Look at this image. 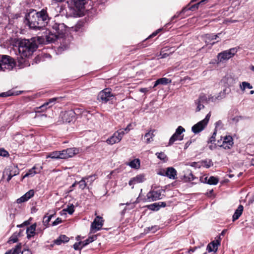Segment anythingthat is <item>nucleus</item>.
Here are the masks:
<instances>
[{"instance_id":"1","label":"nucleus","mask_w":254,"mask_h":254,"mask_svg":"<svg viewBox=\"0 0 254 254\" xmlns=\"http://www.w3.org/2000/svg\"><path fill=\"white\" fill-rule=\"evenodd\" d=\"M44 38L41 37H33L30 40L21 39L18 42V52L21 57H27L31 56L38 48L37 43L42 44Z\"/></svg>"},{"instance_id":"2","label":"nucleus","mask_w":254,"mask_h":254,"mask_svg":"<svg viewBox=\"0 0 254 254\" xmlns=\"http://www.w3.org/2000/svg\"><path fill=\"white\" fill-rule=\"evenodd\" d=\"M51 28V32L52 35H54L56 39H63L61 48L63 50L66 49L68 48V44L66 42L67 38L64 37L66 33V26L64 23H58L55 21H52L49 24L48 28Z\"/></svg>"},{"instance_id":"3","label":"nucleus","mask_w":254,"mask_h":254,"mask_svg":"<svg viewBox=\"0 0 254 254\" xmlns=\"http://www.w3.org/2000/svg\"><path fill=\"white\" fill-rule=\"evenodd\" d=\"M27 24L30 28L37 30L42 29L40 26V21L36 10H31L26 16Z\"/></svg>"},{"instance_id":"4","label":"nucleus","mask_w":254,"mask_h":254,"mask_svg":"<svg viewBox=\"0 0 254 254\" xmlns=\"http://www.w3.org/2000/svg\"><path fill=\"white\" fill-rule=\"evenodd\" d=\"M15 65L14 60L10 56L7 55L0 56V70H11Z\"/></svg>"},{"instance_id":"5","label":"nucleus","mask_w":254,"mask_h":254,"mask_svg":"<svg viewBox=\"0 0 254 254\" xmlns=\"http://www.w3.org/2000/svg\"><path fill=\"white\" fill-rule=\"evenodd\" d=\"M37 14L38 16V19L40 21V26L42 29L48 26V23L50 22L51 18L46 9H42L39 11H37Z\"/></svg>"},{"instance_id":"6","label":"nucleus","mask_w":254,"mask_h":254,"mask_svg":"<svg viewBox=\"0 0 254 254\" xmlns=\"http://www.w3.org/2000/svg\"><path fill=\"white\" fill-rule=\"evenodd\" d=\"M211 114L209 112L205 117V119L199 122L192 126L191 128L192 131L194 133H198L201 131L207 126Z\"/></svg>"},{"instance_id":"7","label":"nucleus","mask_w":254,"mask_h":254,"mask_svg":"<svg viewBox=\"0 0 254 254\" xmlns=\"http://www.w3.org/2000/svg\"><path fill=\"white\" fill-rule=\"evenodd\" d=\"M114 98V95L111 93V89L106 88L100 91L97 96V100L102 103H107Z\"/></svg>"},{"instance_id":"8","label":"nucleus","mask_w":254,"mask_h":254,"mask_svg":"<svg viewBox=\"0 0 254 254\" xmlns=\"http://www.w3.org/2000/svg\"><path fill=\"white\" fill-rule=\"evenodd\" d=\"M237 52V49L235 48H231L228 50L224 51L218 55V59L220 62L229 60L234 56Z\"/></svg>"},{"instance_id":"9","label":"nucleus","mask_w":254,"mask_h":254,"mask_svg":"<svg viewBox=\"0 0 254 254\" xmlns=\"http://www.w3.org/2000/svg\"><path fill=\"white\" fill-rule=\"evenodd\" d=\"M185 131V129L182 127L179 126L176 129L175 132L171 137L169 142V145H171L176 140H182L184 135L181 134Z\"/></svg>"},{"instance_id":"10","label":"nucleus","mask_w":254,"mask_h":254,"mask_svg":"<svg viewBox=\"0 0 254 254\" xmlns=\"http://www.w3.org/2000/svg\"><path fill=\"white\" fill-rule=\"evenodd\" d=\"M92 178V176H90L87 178H84L80 180L79 182H75L74 184H73L71 186V187L74 189H78L83 190L84 189H90L89 186L87 184L88 182V180L89 179H91Z\"/></svg>"},{"instance_id":"11","label":"nucleus","mask_w":254,"mask_h":254,"mask_svg":"<svg viewBox=\"0 0 254 254\" xmlns=\"http://www.w3.org/2000/svg\"><path fill=\"white\" fill-rule=\"evenodd\" d=\"M104 221L101 217L97 216L91 225V233H95L100 230L103 225Z\"/></svg>"},{"instance_id":"12","label":"nucleus","mask_w":254,"mask_h":254,"mask_svg":"<svg viewBox=\"0 0 254 254\" xmlns=\"http://www.w3.org/2000/svg\"><path fill=\"white\" fill-rule=\"evenodd\" d=\"M19 173V169L16 166H9L3 172V176L5 175L8 176L7 181L9 182L11 178Z\"/></svg>"},{"instance_id":"13","label":"nucleus","mask_w":254,"mask_h":254,"mask_svg":"<svg viewBox=\"0 0 254 254\" xmlns=\"http://www.w3.org/2000/svg\"><path fill=\"white\" fill-rule=\"evenodd\" d=\"M163 195L159 191H148L146 195V199L148 201H155L162 199Z\"/></svg>"},{"instance_id":"14","label":"nucleus","mask_w":254,"mask_h":254,"mask_svg":"<svg viewBox=\"0 0 254 254\" xmlns=\"http://www.w3.org/2000/svg\"><path fill=\"white\" fill-rule=\"evenodd\" d=\"M88 0H70V3L73 8L75 7L77 10H79L84 7L85 4Z\"/></svg>"},{"instance_id":"15","label":"nucleus","mask_w":254,"mask_h":254,"mask_svg":"<svg viewBox=\"0 0 254 254\" xmlns=\"http://www.w3.org/2000/svg\"><path fill=\"white\" fill-rule=\"evenodd\" d=\"M233 144V140L231 136H226L224 137L222 144L220 146L225 149H230Z\"/></svg>"},{"instance_id":"16","label":"nucleus","mask_w":254,"mask_h":254,"mask_svg":"<svg viewBox=\"0 0 254 254\" xmlns=\"http://www.w3.org/2000/svg\"><path fill=\"white\" fill-rule=\"evenodd\" d=\"M63 121L66 123H70L74 118V112L72 111L65 112L63 116Z\"/></svg>"},{"instance_id":"17","label":"nucleus","mask_w":254,"mask_h":254,"mask_svg":"<svg viewBox=\"0 0 254 254\" xmlns=\"http://www.w3.org/2000/svg\"><path fill=\"white\" fill-rule=\"evenodd\" d=\"M34 191H27L23 195L18 198L16 200L17 203H21L27 201L30 198L33 196Z\"/></svg>"},{"instance_id":"18","label":"nucleus","mask_w":254,"mask_h":254,"mask_svg":"<svg viewBox=\"0 0 254 254\" xmlns=\"http://www.w3.org/2000/svg\"><path fill=\"white\" fill-rule=\"evenodd\" d=\"M36 224L34 223L28 227L26 230L27 238L30 239L36 234Z\"/></svg>"},{"instance_id":"19","label":"nucleus","mask_w":254,"mask_h":254,"mask_svg":"<svg viewBox=\"0 0 254 254\" xmlns=\"http://www.w3.org/2000/svg\"><path fill=\"white\" fill-rule=\"evenodd\" d=\"M145 180L144 175L142 174H140L137 175L135 177L131 179L129 182V185L131 186L132 185L135 184L136 183H141L144 181Z\"/></svg>"},{"instance_id":"20","label":"nucleus","mask_w":254,"mask_h":254,"mask_svg":"<svg viewBox=\"0 0 254 254\" xmlns=\"http://www.w3.org/2000/svg\"><path fill=\"white\" fill-rule=\"evenodd\" d=\"M165 175L171 179H175L177 176V171L173 167H168L165 172Z\"/></svg>"},{"instance_id":"21","label":"nucleus","mask_w":254,"mask_h":254,"mask_svg":"<svg viewBox=\"0 0 254 254\" xmlns=\"http://www.w3.org/2000/svg\"><path fill=\"white\" fill-rule=\"evenodd\" d=\"M120 141V137L117 135V133L115 132L112 136L106 140V142L109 144L113 145L115 143L119 142Z\"/></svg>"},{"instance_id":"22","label":"nucleus","mask_w":254,"mask_h":254,"mask_svg":"<svg viewBox=\"0 0 254 254\" xmlns=\"http://www.w3.org/2000/svg\"><path fill=\"white\" fill-rule=\"evenodd\" d=\"M58 98H53L50 99L48 102L45 103L43 105L39 107V109L41 110L42 111H44L47 109L48 106V108H50L53 105H51L52 103L55 102Z\"/></svg>"},{"instance_id":"23","label":"nucleus","mask_w":254,"mask_h":254,"mask_svg":"<svg viewBox=\"0 0 254 254\" xmlns=\"http://www.w3.org/2000/svg\"><path fill=\"white\" fill-rule=\"evenodd\" d=\"M243 211V206L242 205H240L233 215V221H235L240 217L242 214Z\"/></svg>"},{"instance_id":"24","label":"nucleus","mask_w":254,"mask_h":254,"mask_svg":"<svg viewBox=\"0 0 254 254\" xmlns=\"http://www.w3.org/2000/svg\"><path fill=\"white\" fill-rule=\"evenodd\" d=\"M219 244V242L218 240H217L216 242L213 241L208 245L207 247V250L209 252H211L212 251H216L217 250V246Z\"/></svg>"},{"instance_id":"25","label":"nucleus","mask_w":254,"mask_h":254,"mask_svg":"<svg viewBox=\"0 0 254 254\" xmlns=\"http://www.w3.org/2000/svg\"><path fill=\"white\" fill-rule=\"evenodd\" d=\"M184 178L186 181H192L196 179V178L193 176L192 172L189 170H187L184 171Z\"/></svg>"},{"instance_id":"26","label":"nucleus","mask_w":254,"mask_h":254,"mask_svg":"<svg viewBox=\"0 0 254 254\" xmlns=\"http://www.w3.org/2000/svg\"><path fill=\"white\" fill-rule=\"evenodd\" d=\"M69 238L65 235H61L57 239L55 240L54 243L55 244L60 245L62 243L67 242Z\"/></svg>"},{"instance_id":"27","label":"nucleus","mask_w":254,"mask_h":254,"mask_svg":"<svg viewBox=\"0 0 254 254\" xmlns=\"http://www.w3.org/2000/svg\"><path fill=\"white\" fill-rule=\"evenodd\" d=\"M171 80L169 79L163 77L157 79L154 83L153 87L157 86L159 84L166 85L168 83L170 82Z\"/></svg>"},{"instance_id":"28","label":"nucleus","mask_w":254,"mask_h":254,"mask_svg":"<svg viewBox=\"0 0 254 254\" xmlns=\"http://www.w3.org/2000/svg\"><path fill=\"white\" fill-rule=\"evenodd\" d=\"M66 150L67 157H72L78 153V149L76 148H69Z\"/></svg>"},{"instance_id":"29","label":"nucleus","mask_w":254,"mask_h":254,"mask_svg":"<svg viewBox=\"0 0 254 254\" xmlns=\"http://www.w3.org/2000/svg\"><path fill=\"white\" fill-rule=\"evenodd\" d=\"M127 164L132 168L138 169L140 167V161L138 159H135Z\"/></svg>"},{"instance_id":"30","label":"nucleus","mask_w":254,"mask_h":254,"mask_svg":"<svg viewBox=\"0 0 254 254\" xmlns=\"http://www.w3.org/2000/svg\"><path fill=\"white\" fill-rule=\"evenodd\" d=\"M154 131V130H150L145 134L144 137L146 138V142L147 143H149L153 141V137L154 136L153 133Z\"/></svg>"},{"instance_id":"31","label":"nucleus","mask_w":254,"mask_h":254,"mask_svg":"<svg viewBox=\"0 0 254 254\" xmlns=\"http://www.w3.org/2000/svg\"><path fill=\"white\" fill-rule=\"evenodd\" d=\"M36 168L33 167L32 168L28 170V171L23 176V179L26 177H32L34 176L36 174L38 173V172L36 171Z\"/></svg>"},{"instance_id":"32","label":"nucleus","mask_w":254,"mask_h":254,"mask_svg":"<svg viewBox=\"0 0 254 254\" xmlns=\"http://www.w3.org/2000/svg\"><path fill=\"white\" fill-rule=\"evenodd\" d=\"M220 34H221V33H218L216 35L209 34H206L204 36L205 42L208 43L212 40L216 39L217 37H218Z\"/></svg>"},{"instance_id":"33","label":"nucleus","mask_w":254,"mask_h":254,"mask_svg":"<svg viewBox=\"0 0 254 254\" xmlns=\"http://www.w3.org/2000/svg\"><path fill=\"white\" fill-rule=\"evenodd\" d=\"M21 243H19L14 248L12 249L8 252H11V254H19L21 252Z\"/></svg>"},{"instance_id":"34","label":"nucleus","mask_w":254,"mask_h":254,"mask_svg":"<svg viewBox=\"0 0 254 254\" xmlns=\"http://www.w3.org/2000/svg\"><path fill=\"white\" fill-rule=\"evenodd\" d=\"M60 152L59 151H55L50 153H49L47 156L46 158H52V159H59Z\"/></svg>"},{"instance_id":"35","label":"nucleus","mask_w":254,"mask_h":254,"mask_svg":"<svg viewBox=\"0 0 254 254\" xmlns=\"http://www.w3.org/2000/svg\"><path fill=\"white\" fill-rule=\"evenodd\" d=\"M219 182V179L217 177L214 176H210L208 177V184L210 185H215Z\"/></svg>"},{"instance_id":"36","label":"nucleus","mask_w":254,"mask_h":254,"mask_svg":"<svg viewBox=\"0 0 254 254\" xmlns=\"http://www.w3.org/2000/svg\"><path fill=\"white\" fill-rule=\"evenodd\" d=\"M198 99L199 100V102H201L203 104H207L209 102L208 97H207L204 94H201Z\"/></svg>"},{"instance_id":"37","label":"nucleus","mask_w":254,"mask_h":254,"mask_svg":"<svg viewBox=\"0 0 254 254\" xmlns=\"http://www.w3.org/2000/svg\"><path fill=\"white\" fill-rule=\"evenodd\" d=\"M240 88L242 90L244 91L246 88L252 89L253 86L249 83L244 81L240 85Z\"/></svg>"},{"instance_id":"38","label":"nucleus","mask_w":254,"mask_h":254,"mask_svg":"<svg viewBox=\"0 0 254 254\" xmlns=\"http://www.w3.org/2000/svg\"><path fill=\"white\" fill-rule=\"evenodd\" d=\"M160 203H154L151 205H149L148 208L153 211H157L160 208Z\"/></svg>"},{"instance_id":"39","label":"nucleus","mask_w":254,"mask_h":254,"mask_svg":"<svg viewBox=\"0 0 254 254\" xmlns=\"http://www.w3.org/2000/svg\"><path fill=\"white\" fill-rule=\"evenodd\" d=\"M53 216V214H50L48 216H44V217L43 218V222L44 225L46 227L48 226V224H49V222L50 221Z\"/></svg>"},{"instance_id":"40","label":"nucleus","mask_w":254,"mask_h":254,"mask_svg":"<svg viewBox=\"0 0 254 254\" xmlns=\"http://www.w3.org/2000/svg\"><path fill=\"white\" fill-rule=\"evenodd\" d=\"M81 117L83 119L86 118L87 120H89L91 118V117H92V115L89 111H84L82 112V113L81 114Z\"/></svg>"},{"instance_id":"41","label":"nucleus","mask_w":254,"mask_h":254,"mask_svg":"<svg viewBox=\"0 0 254 254\" xmlns=\"http://www.w3.org/2000/svg\"><path fill=\"white\" fill-rule=\"evenodd\" d=\"M156 155H157L159 159L164 161H166L167 160V156L163 152H157Z\"/></svg>"},{"instance_id":"42","label":"nucleus","mask_w":254,"mask_h":254,"mask_svg":"<svg viewBox=\"0 0 254 254\" xmlns=\"http://www.w3.org/2000/svg\"><path fill=\"white\" fill-rule=\"evenodd\" d=\"M195 103L197 106L196 107V111L198 112L202 109H203L204 107V106L203 105V104L201 102H199V100L197 99L195 101Z\"/></svg>"},{"instance_id":"43","label":"nucleus","mask_w":254,"mask_h":254,"mask_svg":"<svg viewBox=\"0 0 254 254\" xmlns=\"http://www.w3.org/2000/svg\"><path fill=\"white\" fill-rule=\"evenodd\" d=\"M208 0H202L199 2L195 4L194 5H191L190 7L188 9L190 10H193L195 8L197 9L199 5L201 3H204L208 1Z\"/></svg>"},{"instance_id":"44","label":"nucleus","mask_w":254,"mask_h":254,"mask_svg":"<svg viewBox=\"0 0 254 254\" xmlns=\"http://www.w3.org/2000/svg\"><path fill=\"white\" fill-rule=\"evenodd\" d=\"M59 152H60L59 159H64L68 158L65 149L62 151H59Z\"/></svg>"},{"instance_id":"45","label":"nucleus","mask_w":254,"mask_h":254,"mask_svg":"<svg viewBox=\"0 0 254 254\" xmlns=\"http://www.w3.org/2000/svg\"><path fill=\"white\" fill-rule=\"evenodd\" d=\"M202 163L203 164L204 166L206 168H209L211 166L213 165V163L211 160H209L208 161L207 160H202Z\"/></svg>"},{"instance_id":"46","label":"nucleus","mask_w":254,"mask_h":254,"mask_svg":"<svg viewBox=\"0 0 254 254\" xmlns=\"http://www.w3.org/2000/svg\"><path fill=\"white\" fill-rule=\"evenodd\" d=\"M226 90H223L222 91H221L219 94L216 96V98H217V100H221L224 98L226 95Z\"/></svg>"},{"instance_id":"47","label":"nucleus","mask_w":254,"mask_h":254,"mask_svg":"<svg viewBox=\"0 0 254 254\" xmlns=\"http://www.w3.org/2000/svg\"><path fill=\"white\" fill-rule=\"evenodd\" d=\"M116 133H117V135H118L119 137H120L121 140L124 134L126 133V131H125L124 129H121L118 131H116Z\"/></svg>"},{"instance_id":"48","label":"nucleus","mask_w":254,"mask_h":254,"mask_svg":"<svg viewBox=\"0 0 254 254\" xmlns=\"http://www.w3.org/2000/svg\"><path fill=\"white\" fill-rule=\"evenodd\" d=\"M63 211H67L69 214H72L74 211V206L71 205L69 206H68L67 208L64 209Z\"/></svg>"},{"instance_id":"49","label":"nucleus","mask_w":254,"mask_h":254,"mask_svg":"<svg viewBox=\"0 0 254 254\" xmlns=\"http://www.w3.org/2000/svg\"><path fill=\"white\" fill-rule=\"evenodd\" d=\"M126 205L128 206V208L127 207H126L123 210V212L122 213H124L125 212V211L127 210V209H133L134 207V204L133 203H128V202H127L126 203Z\"/></svg>"},{"instance_id":"50","label":"nucleus","mask_w":254,"mask_h":254,"mask_svg":"<svg viewBox=\"0 0 254 254\" xmlns=\"http://www.w3.org/2000/svg\"><path fill=\"white\" fill-rule=\"evenodd\" d=\"M81 244H82V243L80 242H78V243H75L73 245V248L75 250H80L81 248H83V247H81V246H82Z\"/></svg>"},{"instance_id":"51","label":"nucleus","mask_w":254,"mask_h":254,"mask_svg":"<svg viewBox=\"0 0 254 254\" xmlns=\"http://www.w3.org/2000/svg\"><path fill=\"white\" fill-rule=\"evenodd\" d=\"M8 153L7 151L3 148L0 149V156L6 157L8 156Z\"/></svg>"},{"instance_id":"52","label":"nucleus","mask_w":254,"mask_h":254,"mask_svg":"<svg viewBox=\"0 0 254 254\" xmlns=\"http://www.w3.org/2000/svg\"><path fill=\"white\" fill-rule=\"evenodd\" d=\"M216 131H217L216 129H215L214 132H213L212 136L211 137V138H210V139L208 141V143H209V142L212 143V142H214L215 141V136H216Z\"/></svg>"},{"instance_id":"53","label":"nucleus","mask_w":254,"mask_h":254,"mask_svg":"<svg viewBox=\"0 0 254 254\" xmlns=\"http://www.w3.org/2000/svg\"><path fill=\"white\" fill-rule=\"evenodd\" d=\"M208 177H201L199 179V181L203 183L208 184Z\"/></svg>"},{"instance_id":"54","label":"nucleus","mask_w":254,"mask_h":254,"mask_svg":"<svg viewBox=\"0 0 254 254\" xmlns=\"http://www.w3.org/2000/svg\"><path fill=\"white\" fill-rule=\"evenodd\" d=\"M62 220L61 219V218H58L56 219V220L53 222L52 223V226H56L61 223H62Z\"/></svg>"},{"instance_id":"55","label":"nucleus","mask_w":254,"mask_h":254,"mask_svg":"<svg viewBox=\"0 0 254 254\" xmlns=\"http://www.w3.org/2000/svg\"><path fill=\"white\" fill-rule=\"evenodd\" d=\"M13 95V93H11L10 91H8L7 92L2 93L0 94V96H2V97H7V96H10V95Z\"/></svg>"},{"instance_id":"56","label":"nucleus","mask_w":254,"mask_h":254,"mask_svg":"<svg viewBox=\"0 0 254 254\" xmlns=\"http://www.w3.org/2000/svg\"><path fill=\"white\" fill-rule=\"evenodd\" d=\"M222 123L221 121H218L215 123V129L217 128H222Z\"/></svg>"},{"instance_id":"57","label":"nucleus","mask_w":254,"mask_h":254,"mask_svg":"<svg viewBox=\"0 0 254 254\" xmlns=\"http://www.w3.org/2000/svg\"><path fill=\"white\" fill-rule=\"evenodd\" d=\"M97 236L96 235H93L91 237H89L87 240H88L89 243H90L95 240Z\"/></svg>"},{"instance_id":"58","label":"nucleus","mask_w":254,"mask_h":254,"mask_svg":"<svg viewBox=\"0 0 254 254\" xmlns=\"http://www.w3.org/2000/svg\"><path fill=\"white\" fill-rule=\"evenodd\" d=\"M97 236L96 235H93L91 237H89L87 240H88L89 243H90L95 240Z\"/></svg>"},{"instance_id":"59","label":"nucleus","mask_w":254,"mask_h":254,"mask_svg":"<svg viewBox=\"0 0 254 254\" xmlns=\"http://www.w3.org/2000/svg\"><path fill=\"white\" fill-rule=\"evenodd\" d=\"M205 195L207 197H214V196H215V194L214 193V191H207L205 193Z\"/></svg>"},{"instance_id":"60","label":"nucleus","mask_w":254,"mask_h":254,"mask_svg":"<svg viewBox=\"0 0 254 254\" xmlns=\"http://www.w3.org/2000/svg\"><path fill=\"white\" fill-rule=\"evenodd\" d=\"M216 96H212L211 95H209L208 96L209 102H215L216 100H217V98H216Z\"/></svg>"},{"instance_id":"61","label":"nucleus","mask_w":254,"mask_h":254,"mask_svg":"<svg viewBox=\"0 0 254 254\" xmlns=\"http://www.w3.org/2000/svg\"><path fill=\"white\" fill-rule=\"evenodd\" d=\"M131 127L132 125L131 124H129L125 128H124V129L125 130V131H126V133H127L132 128Z\"/></svg>"},{"instance_id":"62","label":"nucleus","mask_w":254,"mask_h":254,"mask_svg":"<svg viewBox=\"0 0 254 254\" xmlns=\"http://www.w3.org/2000/svg\"><path fill=\"white\" fill-rule=\"evenodd\" d=\"M187 165H190L191 167H195V168H196V167L200 168V166H198L197 163L195 162L189 163L187 164Z\"/></svg>"},{"instance_id":"63","label":"nucleus","mask_w":254,"mask_h":254,"mask_svg":"<svg viewBox=\"0 0 254 254\" xmlns=\"http://www.w3.org/2000/svg\"><path fill=\"white\" fill-rule=\"evenodd\" d=\"M18 238L16 236H12L10 237V241L12 242L13 243H15L17 241Z\"/></svg>"},{"instance_id":"64","label":"nucleus","mask_w":254,"mask_h":254,"mask_svg":"<svg viewBox=\"0 0 254 254\" xmlns=\"http://www.w3.org/2000/svg\"><path fill=\"white\" fill-rule=\"evenodd\" d=\"M21 254H31V253L29 250L25 249L21 252Z\"/></svg>"}]
</instances>
